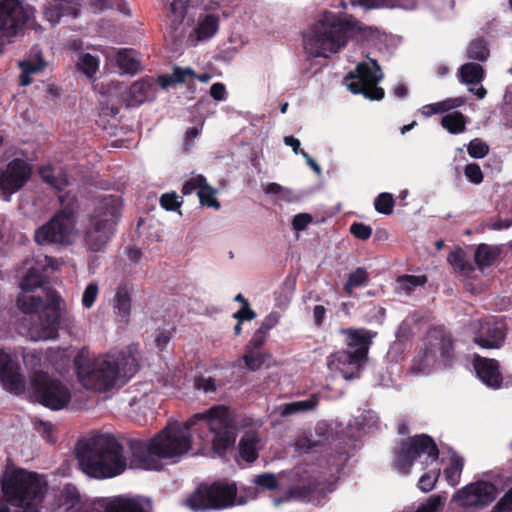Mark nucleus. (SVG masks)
Segmentation results:
<instances>
[{
  "instance_id": "nucleus-1",
  "label": "nucleus",
  "mask_w": 512,
  "mask_h": 512,
  "mask_svg": "<svg viewBox=\"0 0 512 512\" xmlns=\"http://www.w3.org/2000/svg\"><path fill=\"white\" fill-rule=\"evenodd\" d=\"M192 430L203 440L211 435L212 449L220 457L236 442L237 428L229 409L223 405L213 406L194 414L184 423H167L148 440H129L131 464L144 470L160 471L164 466L162 460L180 458L192 449Z\"/></svg>"
},
{
  "instance_id": "nucleus-2",
  "label": "nucleus",
  "mask_w": 512,
  "mask_h": 512,
  "mask_svg": "<svg viewBox=\"0 0 512 512\" xmlns=\"http://www.w3.org/2000/svg\"><path fill=\"white\" fill-rule=\"evenodd\" d=\"M74 366L83 386L99 392L124 385L139 369L137 359L130 352L108 353L103 358L94 359L85 347L75 356Z\"/></svg>"
},
{
  "instance_id": "nucleus-3",
  "label": "nucleus",
  "mask_w": 512,
  "mask_h": 512,
  "mask_svg": "<svg viewBox=\"0 0 512 512\" xmlns=\"http://www.w3.org/2000/svg\"><path fill=\"white\" fill-rule=\"evenodd\" d=\"M75 454L80 469L96 479L116 477L127 468L124 447L112 435H101L78 442Z\"/></svg>"
},
{
  "instance_id": "nucleus-4",
  "label": "nucleus",
  "mask_w": 512,
  "mask_h": 512,
  "mask_svg": "<svg viewBox=\"0 0 512 512\" xmlns=\"http://www.w3.org/2000/svg\"><path fill=\"white\" fill-rule=\"evenodd\" d=\"M356 25L354 19L342 20L335 13L325 11L303 34L304 48L313 57H328L347 44Z\"/></svg>"
},
{
  "instance_id": "nucleus-5",
  "label": "nucleus",
  "mask_w": 512,
  "mask_h": 512,
  "mask_svg": "<svg viewBox=\"0 0 512 512\" xmlns=\"http://www.w3.org/2000/svg\"><path fill=\"white\" fill-rule=\"evenodd\" d=\"M3 498L12 506L40 502L44 494V483L39 474L23 468L6 469L0 479Z\"/></svg>"
},
{
  "instance_id": "nucleus-6",
  "label": "nucleus",
  "mask_w": 512,
  "mask_h": 512,
  "mask_svg": "<svg viewBox=\"0 0 512 512\" xmlns=\"http://www.w3.org/2000/svg\"><path fill=\"white\" fill-rule=\"evenodd\" d=\"M46 299L45 305L40 296H22L17 299L20 310L25 314H35L41 309L43 310L39 316L40 323L37 328V339L39 340L58 337L60 321L65 308V302L54 290H47Z\"/></svg>"
},
{
  "instance_id": "nucleus-7",
  "label": "nucleus",
  "mask_w": 512,
  "mask_h": 512,
  "mask_svg": "<svg viewBox=\"0 0 512 512\" xmlns=\"http://www.w3.org/2000/svg\"><path fill=\"white\" fill-rule=\"evenodd\" d=\"M455 342L452 333L443 325L430 328L424 348L414 358L413 367L425 372L438 360L444 368H451L456 359Z\"/></svg>"
},
{
  "instance_id": "nucleus-8",
  "label": "nucleus",
  "mask_w": 512,
  "mask_h": 512,
  "mask_svg": "<svg viewBox=\"0 0 512 512\" xmlns=\"http://www.w3.org/2000/svg\"><path fill=\"white\" fill-rule=\"evenodd\" d=\"M119 217L120 206L113 199H105L96 207L84 237L89 250L99 252L105 248L115 231Z\"/></svg>"
},
{
  "instance_id": "nucleus-9",
  "label": "nucleus",
  "mask_w": 512,
  "mask_h": 512,
  "mask_svg": "<svg viewBox=\"0 0 512 512\" xmlns=\"http://www.w3.org/2000/svg\"><path fill=\"white\" fill-rule=\"evenodd\" d=\"M425 455L421 462L426 469L439 458V449L434 439L427 434H418L402 440L394 455V467L402 474L411 472L415 460Z\"/></svg>"
},
{
  "instance_id": "nucleus-10",
  "label": "nucleus",
  "mask_w": 512,
  "mask_h": 512,
  "mask_svg": "<svg viewBox=\"0 0 512 512\" xmlns=\"http://www.w3.org/2000/svg\"><path fill=\"white\" fill-rule=\"evenodd\" d=\"M28 392L33 402L53 411L65 408L71 401L68 386L44 371H35L32 374Z\"/></svg>"
},
{
  "instance_id": "nucleus-11",
  "label": "nucleus",
  "mask_w": 512,
  "mask_h": 512,
  "mask_svg": "<svg viewBox=\"0 0 512 512\" xmlns=\"http://www.w3.org/2000/svg\"><path fill=\"white\" fill-rule=\"evenodd\" d=\"M237 496V486L225 480L211 484L200 483L187 500V506L192 510H221L234 505Z\"/></svg>"
},
{
  "instance_id": "nucleus-12",
  "label": "nucleus",
  "mask_w": 512,
  "mask_h": 512,
  "mask_svg": "<svg viewBox=\"0 0 512 512\" xmlns=\"http://www.w3.org/2000/svg\"><path fill=\"white\" fill-rule=\"evenodd\" d=\"M342 333L348 339V346L353 348V351H340L332 355L333 362L338 364L348 365L352 367L353 371L348 372L340 368L341 373L345 379H353L359 376L360 368L368 359V351L372 344V338L376 333L370 330L361 328H347L343 329Z\"/></svg>"
},
{
  "instance_id": "nucleus-13",
  "label": "nucleus",
  "mask_w": 512,
  "mask_h": 512,
  "mask_svg": "<svg viewBox=\"0 0 512 512\" xmlns=\"http://www.w3.org/2000/svg\"><path fill=\"white\" fill-rule=\"evenodd\" d=\"M34 10L22 0H0V53L26 26Z\"/></svg>"
},
{
  "instance_id": "nucleus-14",
  "label": "nucleus",
  "mask_w": 512,
  "mask_h": 512,
  "mask_svg": "<svg viewBox=\"0 0 512 512\" xmlns=\"http://www.w3.org/2000/svg\"><path fill=\"white\" fill-rule=\"evenodd\" d=\"M372 67L366 63H359L344 78V83L353 94H362L370 100H382L385 96L383 88L377 86L383 74L376 60L371 59Z\"/></svg>"
},
{
  "instance_id": "nucleus-15",
  "label": "nucleus",
  "mask_w": 512,
  "mask_h": 512,
  "mask_svg": "<svg viewBox=\"0 0 512 512\" xmlns=\"http://www.w3.org/2000/svg\"><path fill=\"white\" fill-rule=\"evenodd\" d=\"M75 211L67 205L57 211L45 224L36 229L34 240L39 245L65 244L75 225Z\"/></svg>"
},
{
  "instance_id": "nucleus-16",
  "label": "nucleus",
  "mask_w": 512,
  "mask_h": 512,
  "mask_svg": "<svg viewBox=\"0 0 512 512\" xmlns=\"http://www.w3.org/2000/svg\"><path fill=\"white\" fill-rule=\"evenodd\" d=\"M31 175V165L21 158H15L5 169L0 168V190L9 199L26 185Z\"/></svg>"
},
{
  "instance_id": "nucleus-17",
  "label": "nucleus",
  "mask_w": 512,
  "mask_h": 512,
  "mask_svg": "<svg viewBox=\"0 0 512 512\" xmlns=\"http://www.w3.org/2000/svg\"><path fill=\"white\" fill-rule=\"evenodd\" d=\"M0 383L11 393L19 395L25 391V380L16 358L0 349Z\"/></svg>"
},
{
  "instance_id": "nucleus-18",
  "label": "nucleus",
  "mask_w": 512,
  "mask_h": 512,
  "mask_svg": "<svg viewBox=\"0 0 512 512\" xmlns=\"http://www.w3.org/2000/svg\"><path fill=\"white\" fill-rule=\"evenodd\" d=\"M492 489L493 486L486 482L469 484L458 490L453 500L462 507H483L493 500Z\"/></svg>"
},
{
  "instance_id": "nucleus-19",
  "label": "nucleus",
  "mask_w": 512,
  "mask_h": 512,
  "mask_svg": "<svg viewBox=\"0 0 512 512\" xmlns=\"http://www.w3.org/2000/svg\"><path fill=\"white\" fill-rule=\"evenodd\" d=\"M296 475L295 483L288 490L290 497L303 502L318 498L323 491L320 480L307 470L298 471Z\"/></svg>"
},
{
  "instance_id": "nucleus-20",
  "label": "nucleus",
  "mask_w": 512,
  "mask_h": 512,
  "mask_svg": "<svg viewBox=\"0 0 512 512\" xmlns=\"http://www.w3.org/2000/svg\"><path fill=\"white\" fill-rule=\"evenodd\" d=\"M473 367L478 378L488 387L499 389L503 383V375L500 364L496 359L475 356Z\"/></svg>"
},
{
  "instance_id": "nucleus-21",
  "label": "nucleus",
  "mask_w": 512,
  "mask_h": 512,
  "mask_svg": "<svg viewBox=\"0 0 512 512\" xmlns=\"http://www.w3.org/2000/svg\"><path fill=\"white\" fill-rule=\"evenodd\" d=\"M220 18L214 13L201 14L193 32L189 35V41L193 46L198 42L211 39L219 30Z\"/></svg>"
},
{
  "instance_id": "nucleus-22",
  "label": "nucleus",
  "mask_w": 512,
  "mask_h": 512,
  "mask_svg": "<svg viewBox=\"0 0 512 512\" xmlns=\"http://www.w3.org/2000/svg\"><path fill=\"white\" fill-rule=\"evenodd\" d=\"M505 340L504 330L496 324H486L481 331L474 337L475 344L485 349L500 348Z\"/></svg>"
},
{
  "instance_id": "nucleus-23",
  "label": "nucleus",
  "mask_w": 512,
  "mask_h": 512,
  "mask_svg": "<svg viewBox=\"0 0 512 512\" xmlns=\"http://www.w3.org/2000/svg\"><path fill=\"white\" fill-rule=\"evenodd\" d=\"M104 512H148V509L139 498L119 495L108 500Z\"/></svg>"
},
{
  "instance_id": "nucleus-24",
  "label": "nucleus",
  "mask_w": 512,
  "mask_h": 512,
  "mask_svg": "<svg viewBox=\"0 0 512 512\" xmlns=\"http://www.w3.org/2000/svg\"><path fill=\"white\" fill-rule=\"evenodd\" d=\"M152 84L145 79L134 82L127 89V105L137 107L144 103L151 95Z\"/></svg>"
},
{
  "instance_id": "nucleus-25",
  "label": "nucleus",
  "mask_w": 512,
  "mask_h": 512,
  "mask_svg": "<svg viewBox=\"0 0 512 512\" xmlns=\"http://www.w3.org/2000/svg\"><path fill=\"white\" fill-rule=\"evenodd\" d=\"M135 55V50L129 48H122L116 52L115 62L122 74L134 75L140 71V62Z\"/></svg>"
},
{
  "instance_id": "nucleus-26",
  "label": "nucleus",
  "mask_w": 512,
  "mask_h": 512,
  "mask_svg": "<svg viewBox=\"0 0 512 512\" xmlns=\"http://www.w3.org/2000/svg\"><path fill=\"white\" fill-rule=\"evenodd\" d=\"M132 298L131 291L127 284L121 283L113 299V308L116 314L127 318L131 312Z\"/></svg>"
},
{
  "instance_id": "nucleus-27",
  "label": "nucleus",
  "mask_w": 512,
  "mask_h": 512,
  "mask_svg": "<svg viewBox=\"0 0 512 512\" xmlns=\"http://www.w3.org/2000/svg\"><path fill=\"white\" fill-rule=\"evenodd\" d=\"M39 175L43 182L57 191H63L69 185L68 176L62 171L56 172L50 165L41 167L39 169Z\"/></svg>"
},
{
  "instance_id": "nucleus-28",
  "label": "nucleus",
  "mask_w": 512,
  "mask_h": 512,
  "mask_svg": "<svg viewBox=\"0 0 512 512\" xmlns=\"http://www.w3.org/2000/svg\"><path fill=\"white\" fill-rule=\"evenodd\" d=\"M187 13L186 0H172L168 6L167 17L172 30L177 31Z\"/></svg>"
},
{
  "instance_id": "nucleus-29",
  "label": "nucleus",
  "mask_w": 512,
  "mask_h": 512,
  "mask_svg": "<svg viewBox=\"0 0 512 512\" xmlns=\"http://www.w3.org/2000/svg\"><path fill=\"white\" fill-rule=\"evenodd\" d=\"M19 66L22 70L20 85L28 86L32 82L31 75L42 71L46 66V62L41 56H38L35 60L20 61Z\"/></svg>"
},
{
  "instance_id": "nucleus-30",
  "label": "nucleus",
  "mask_w": 512,
  "mask_h": 512,
  "mask_svg": "<svg viewBox=\"0 0 512 512\" xmlns=\"http://www.w3.org/2000/svg\"><path fill=\"white\" fill-rule=\"evenodd\" d=\"M463 103L462 98H448L440 102L424 105L421 108V112L425 117H430L434 114L445 113L451 109L460 107Z\"/></svg>"
},
{
  "instance_id": "nucleus-31",
  "label": "nucleus",
  "mask_w": 512,
  "mask_h": 512,
  "mask_svg": "<svg viewBox=\"0 0 512 512\" xmlns=\"http://www.w3.org/2000/svg\"><path fill=\"white\" fill-rule=\"evenodd\" d=\"M466 117L459 111L448 113L441 119V125L451 134H460L466 130Z\"/></svg>"
},
{
  "instance_id": "nucleus-32",
  "label": "nucleus",
  "mask_w": 512,
  "mask_h": 512,
  "mask_svg": "<svg viewBox=\"0 0 512 512\" xmlns=\"http://www.w3.org/2000/svg\"><path fill=\"white\" fill-rule=\"evenodd\" d=\"M498 257V249L482 243L475 250L474 261L479 268H484L493 265Z\"/></svg>"
},
{
  "instance_id": "nucleus-33",
  "label": "nucleus",
  "mask_w": 512,
  "mask_h": 512,
  "mask_svg": "<svg viewBox=\"0 0 512 512\" xmlns=\"http://www.w3.org/2000/svg\"><path fill=\"white\" fill-rule=\"evenodd\" d=\"M258 439L255 436H243L238 445L240 457L248 462L253 463L257 460L259 454L257 450Z\"/></svg>"
},
{
  "instance_id": "nucleus-34",
  "label": "nucleus",
  "mask_w": 512,
  "mask_h": 512,
  "mask_svg": "<svg viewBox=\"0 0 512 512\" xmlns=\"http://www.w3.org/2000/svg\"><path fill=\"white\" fill-rule=\"evenodd\" d=\"M460 80L466 84H479L484 78V70L480 64L465 63L459 69Z\"/></svg>"
},
{
  "instance_id": "nucleus-35",
  "label": "nucleus",
  "mask_w": 512,
  "mask_h": 512,
  "mask_svg": "<svg viewBox=\"0 0 512 512\" xmlns=\"http://www.w3.org/2000/svg\"><path fill=\"white\" fill-rule=\"evenodd\" d=\"M464 467V459L458 455H452L449 466L444 470V476L448 484L456 486Z\"/></svg>"
},
{
  "instance_id": "nucleus-36",
  "label": "nucleus",
  "mask_w": 512,
  "mask_h": 512,
  "mask_svg": "<svg viewBox=\"0 0 512 512\" xmlns=\"http://www.w3.org/2000/svg\"><path fill=\"white\" fill-rule=\"evenodd\" d=\"M368 281V272L366 271L365 268L359 267L349 274L343 289L347 294L351 295L355 288L366 285Z\"/></svg>"
},
{
  "instance_id": "nucleus-37",
  "label": "nucleus",
  "mask_w": 512,
  "mask_h": 512,
  "mask_svg": "<svg viewBox=\"0 0 512 512\" xmlns=\"http://www.w3.org/2000/svg\"><path fill=\"white\" fill-rule=\"evenodd\" d=\"M269 356L268 353L263 352L261 350H244V354L242 356V359L246 365V367L250 371H257L259 370L263 364L265 363L267 357Z\"/></svg>"
},
{
  "instance_id": "nucleus-38",
  "label": "nucleus",
  "mask_w": 512,
  "mask_h": 512,
  "mask_svg": "<svg viewBox=\"0 0 512 512\" xmlns=\"http://www.w3.org/2000/svg\"><path fill=\"white\" fill-rule=\"evenodd\" d=\"M67 0H54V4H49L44 7V16L52 24L60 21L67 10Z\"/></svg>"
},
{
  "instance_id": "nucleus-39",
  "label": "nucleus",
  "mask_w": 512,
  "mask_h": 512,
  "mask_svg": "<svg viewBox=\"0 0 512 512\" xmlns=\"http://www.w3.org/2000/svg\"><path fill=\"white\" fill-rule=\"evenodd\" d=\"M427 282L425 275H401L397 278L399 288L406 293H411L416 287L423 286Z\"/></svg>"
},
{
  "instance_id": "nucleus-40",
  "label": "nucleus",
  "mask_w": 512,
  "mask_h": 512,
  "mask_svg": "<svg viewBox=\"0 0 512 512\" xmlns=\"http://www.w3.org/2000/svg\"><path fill=\"white\" fill-rule=\"evenodd\" d=\"M469 59L485 61L489 56V49L483 38H477L472 41L467 49Z\"/></svg>"
},
{
  "instance_id": "nucleus-41",
  "label": "nucleus",
  "mask_w": 512,
  "mask_h": 512,
  "mask_svg": "<svg viewBox=\"0 0 512 512\" xmlns=\"http://www.w3.org/2000/svg\"><path fill=\"white\" fill-rule=\"evenodd\" d=\"M43 277L40 271L36 268H30L23 277L20 287L25 292H31L38 287H42Z\"/></svg>"
},
{
  "instance_id": "nucleus-42",
  "label": "nucleus",
  "mask_w": 512,
  "mask_h": 512,
  "mask_svg": "<svg viewBox=\"0 0 512 512\" xmlns=\"http://www.w3.org/2000/svg\"><path fill=\"white\" fill-rule=\"evenodd\" d=\"M216 189L210 186L207 181L203 185V187L198 190L199 202L202 206L214 208L215 210H219L221 205L220 202L215 197Z\"/></svg>"
},
{
  "instance_id": "nucleus-43",
  "label": "nucleus",
  "mask_w": 512,
  "mask_h": 512,
  "mask_svg": "<svg viewBox=\"0 0 512 512\" xmlns=\"http://www.w3.org/2000/svg\"><path fill=\"white\" fill-rule=\"evenodd\" d=\"M316 405H317V401L314 399L286 403L282 406L280 415L282 417H287V416L296 414L298 412L311 410Z\"/></svg>"
},
{
  "instance_id": "nucleus-44",
  "label": "nucleus",
  "mask_w": 512,
  "mask_h": 512,
  "mask_svg": "<svg viewBox=\"0 0 512 512\" xmlns=\"http://www.w3.org/2000/svg\"><path fill=\"white\" fill-rule=\"evenodd\" d=\"M81 502L78 489L73 484H66L60 493V503L62 506L73 508Z\"/></svg>"
},
{
  "instance_id": "nucleus-45",
  "label": "nucleus",
  "mask_w": 512,
  "mask_h": 512,
  "mask_svg": "<svg viewBox=\"0 0 512 512\" xmlns=\"http://www.w3.org/2000/svg\"><path fill=\"white\" fill-rule=\"evenodd\" d=\"M395 200L393 194L388 192L380 193L374 200L375 210L383 215H390L393 212Z\"/></svg>"
},
{
  "instance_id": "nucleus-46",
  "label": "nucleus",
  "mask_w": 512,
  "mask_h": 512,
  "mask_svg": "<svg viewBox=\"0 0 512 512\" xmlns=\"http://www.w3.org/2000/svg\"><path fill=\"white\" fill-rule=\"evenodd\" d=\"M439 476H440V468L437 467V468H434V469H431L429 470L428 472L424 473L419 481H418V488L422 491V492H430L431 490L434 489L438 479H439Z\"/></svg>"
},
{
  "instance_id": "nucleus-47",
  "label": "nucleus",
  "mask_w": 512,
  "mask_h": 512,
  "mask_svg": "<svg viewBox=\"0 0 512 512\" xmlns=\"http://www.w3.org/2000/svg\"><path fill=\"white\" fill-rule=\"evenodd\" d=\"M78 67L87 77L91 78L98 70L99 60L90 53H86L80 58Z\"/></svg>"
},
{
  "instance_id": "nucleus-48",
  "label": "nucleus",
  "mask_w": 512,
  "mask_h": 512,
  "mask_svg": "<svg viewBox=\"0 0 512 512\" xmlns=\"http://www.w3.org/2000/svg\"><path fill=\"white\" fill-rule=\"evenodd\" d=\"M467 151L470 157L481 159L489 153V146L480 138H474L469 142Z\"/></svg>"
},
{
  "instance_id": "nucleus-49",
  "label": "nucleus",
  "mask_w": 512,
  "mask_h": 512,
  "mask_svg": "<svg viewBox=\"0 0 512 512\" xmlns=\"http://www.w3.org/2000/svg\"><path fill=\"white\" fill-rule=\"evenodd\" d=\"M182 202L181 198L174 191L164 193L160 197V205L167 211H176L181 207Z\"/></svg>"
},
{
  "instance_id": "nucleus-50",
  "label": "nucleus",
  "mask_w": 512,
  "mask_h": 512,
  "mask_svg": "<svg viewBox=\"0 0 512 512\" xmlns=\"http://www.w3.org/2000/svg\"><path fill=\"white\" fill-rule=\"evenodd\" d=\"M449 263L454 267L463 272L472 271V265L465 259V255L462 251H455L448 256Z\"/></svg>"
},
{
  "instance_id": "nucleus-51",
  "label": "nucleus",
  "mask_w": 512,
  "mask_h": 512,
  "mask_svg": "<svg viewBox=\"0 0 512 512\" xmlns=\"http://www.w3.org/2000/svg\"><path fill=\"white\" fill-rule=\"evenodd\" d=\"M206 182V178L203 175H197L184 182L182 185L181 192L183 195H190L194 191L200 190Z\"/></svg>"
},
{
  "instance_id": "nucleus-52",
  "label": "nucleus",
  "mask_w": 512,
  "mask_h": 512,
  "mask_svg": "<svg viewBox=\"0 0 512 512\" xmlns=\"http://www.w3.org/2000/svg\"><path fill=\"white\" fill-rule=\"evenodd\" d=\"M445 498L440 495L430 496L425 503H422L415 512H437L444 504Z\"/></svg>"
},
{
  "instance_id": "nucleus-53",
  "label": "nucleus",
  "mask_w": 512,
  "mask_h": 512,
  "mask_svg": "<svg viewBox=\"0 0 512 512\" xmlns=\"http://www.w3.org/2000/svg\"><path fill=\"white\" fill-rule=\"evenodd\" d=\"M350 233L357 239L367 240L372 235V228L362 222H354L350 225Z\"/></svg>"
},
{
  "instance_id": "nucleus-54",
  "label": "nucleus",
  "mask_w": 512,
  "mask_h": 512,
  "mask_svg": "<svg viewBox=\"0 0 512 512\" xmlns=\"http://www.w3.org/2000/svg\"><path fill=\"white\" fill-rule=\"evenodd\" d=\"M491 512H512V487L497 501Z\"/></svg>"
},
{
  "instance_id": "nucleus-55",
  "label": "nucleus",
  "mask_w": 512,
  "mask_h": 512,
  "mask_svg": "<svg viewBox=\"0 0 512 512\" xmlns=\"http://www.w3.org/2000/svg\"><path fill=\"white\" fill-rule=\"evenodd\" d=\"M98 291L99 288L97 283L93 282L87 285L82 295V304L84 307L91 308L93 306L97 298Z\"/></svg>"
},
{
  "instance_id": "nucleus-56",
  "label": "nucleus",
  "mask_w": 512,
  "mask_h": 512,
  "mask_svg": "<svg viewBox=\"0 0 512 512\" xmlns=\"http://www.w3.org/2000/svg\"><path fill=\"white\" fill-rule=\"evenodd\" d=\"M464 174L473 184H480L483 181V173L477 163H469L465 166Z\"/></svg>"
},
{
  "instance_id": "nucleus-57",
  "label": "nucleus",
  "mask_w": 512,
  "mask_h": 512,
  "mask_svg": "<svg viewBox=\"0 0 512 512\" xmlns=\"http://www.w3.org/2000/svg\"><path fill=\"white\" fill-rule=\"evenodd\" d=\"M194 387L197 390H202L205 393H214L217 390L215 379L212 377H196L194 380Z\"/></svg>"
},
{
  "instance_id": "nucleus-58",
  "label": "nucleus",
  "mask_w": 512,
  "mask_h": 512,
  "mask_svg": "<svg viewBox=\"0 0 512 512\" xmlns=\"http://www.w3.org/2000/svg\"><path fill=\"white\" fill-rule=\"evenodd\" d=\"M255 484L260 487L266 488L267 490H275L278 487V480L275 475L270 473L260 474L255 479Z\"/></svg>"
},
{
  "instance_id": "nucleus-59",
  "label": "nucleus",
  "mask_w": 512,
  "mask_h": 512,
  "mask_svg": "<svg viewBox=\"0 0 512 512\" xmlns=\"http://www.w3.org/2000/svg\"><path fill=\"white\" fill-rule=\"evenodd\" d=\"M268 335L262 331L256 330L251 339L245 346V350H260L266 343Z\"/></svg>"
},
{
  "instance_id": "nucleus-60",
  "label": "nucleus",
  "mask_w": 512,
  "mask_h": 512,
  "mask_svg": "<svg viewBox=\"0 0 512 512\" xmlns=\"http://www.w3.org/2000/svg\"><path fill=\"white\" fill-rule=\"evenodd\" d=\"M172 77L175 84L185 83L187 78H195L196 73L191 68H181L179 66H175L173 68Z\"/></svg>"
},
{
  "instance_id": "nucleus-61",
  "label": "nucleus",
  "mask_w": 512,
  "mask_h": 512,
  "mask_svg": "<svg viewBox=\"0 0 512 512\" xmlns=\"http://www.w3.org/2000/svg\"><path fill=\"white\" fill-rule=\"evenodd\" d=\"M313 217L308 213H299L292 220V227L295 231L304 230L311 222Z\"/></svg>"
},
{
  "instance_id": "nucleus-62",
  "label": "nucleus",
  "mask_w": 512,
  "mask_h": 512,
  "mask_svg": "<svg viewBox=\"0 0 512 512\" xmlns=\"http://www.w3.org/2000/svg\"><path fill=\"white\" fill-rule=\"evenodd\" d=\"M256 317V312L251 309L249 303H244L241 308L233 314V318L236 320H240V322L243 321H251Z\"/></svg>"
},
{
  "instance_id": "nucleus-63",
  "label": "nucleus",
  "mask_w": 512,
  "mask_h": 512,
  "mask_svg": "<svg viewBox=\"0 0 512 512\" xmlns=\"http://www.w3.org/2000/svg\"><path fill=\"white\" fill-rule=\"evenodd\" d=\"M279 321V316L277 313H270L267 315L262 321L260 327L257 329L259 331L264 332L268 335V332L273 329Z\"/></svg>"
},
{
  "instance_id": "nucleus-64",
  "label": "nucleus",
  "mask_w": 512,
  "mask_h": 512,
  "mask_svg": "<svg viewBox=\"0 0 512 512\" xmlns=\"http://www.w3.org/2000/svg\"><path fill=\"white\" fill-rule=\"evenodd\" d=\"M210 95L217 101L225 100L227 96L225 85L219 82L212 84L210 87Z\"/></svg>"
}]
</instances>
